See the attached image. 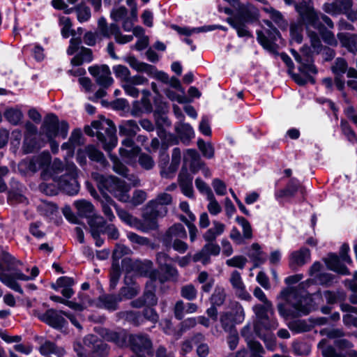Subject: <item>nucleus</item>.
I'll return each instance as SVG.
<instances>
[{
  "mask_svg": "<svg viewBox=\"0 0 357 357\" xmlns=\"http://www.w3.org/2000/svg\"><path fill=\"white\" fill-rule=\"evenodd\" d=\"M39 169L35 156L22 160L18 164V169L20 173L26 174L28 172L36 173Z\"/></svg>",
  "mask_w": 357,
  "mask_h": 357,
  "instance_id": "obj_27",
  "label": "nucleus"
},
{
  "mask_svg": "<svg viewBox=\"0 0 357 357\" xmlns=\"http://www.w3.org/2000/svg\"><path fill=\"white\" fill-rule=\"evenodd\" d=\"M0 281L12 290L20 294H24V291L20 284L9 273H0Z\"/></svg>",
  "mask_w": 357,
  "mask_h": 357,
  "instance_id": "obj_28",
  "label": "nucleus"
},
{
  "mask_svg": "<svg viewBox=\"0 0 357 357\" xmlns=\"http://www.w3.org/2000/svg\"><path fill=\"white\" fill-rule=\"evenodd\" d=\"M165 94L166 96L171 100V101H176L179 104H185V103H190L192 102V100H190V98H188L186 96L183 95H178L175 91L169 89H166L165 91Z\"/></svg>",
  "mask_w": 357,
  "mask_h": 357,
  "instance_id": "obj_50",
  "label": "nucleus"
},
{
  "mask_svg": "<svg viewBox=\"0 0 357 357\" xmlns=\"http://www.w3.org/2000/svg\"><path fill=\"white\" fill-rule=\"evenodd\" d=\"M127 238L132 243L140 245H147L149 243V239L146 237L141 236L132 231H128L127 233Z\"/></svg>",
  "mask_w": 357,
  "mask_h": 357,
  "instance_id": "obj_63",
  "label": "nucleus"
},
{
  "mask_svg": "<svg viewBox=\"0 0 357 357\" xmlns=\"http://www.w3.org/2000/svg\"><path fill=\"white\" fill-rule=\"evenodd\" d=\"M75 206L77 209V215L80 218H86L89 220L90 218L99 216L94 214L95 207L91 202L82 199L75 202Z\"/></svg>",
  "mask_w": 357,
  "mask_h": 357,
  "instance_id": "obj_20",
  "label": "nucleus"
},
{
  "mask_svg": "<svg viewBox=\"0 0 357 357\" xmlns=\"http://www.w3.org/2000/svg\"><path fill=\"white\" fill-rule=\"evenodd\" d=\"M69 123L66 120L59 121L54 113H48L44 117L39 130V136H45V145L48 143L53 154L59 152V144L55 139L56 137L66 139L68 134Z\"/></svg>",
  "mask_w": 357,
  "mask_h": 357,
  "instance_id": "obj_1",
  "label": "nucleus"
},
{
  "mask_svg": "<svg viewBox=\"0 0 357 357\" xmlns=\"http://www.w3.org/2000/svg\"><path fill=\"white\" fill-rule=\"evenodd\" d=\"M113 71L116 78L122 79L128 82L130 72L126 66L119 64L113 66Z\"/></svg>",
  "mask_w": 357,
  "mask_h": 357,
  "instance_id": "obj_52",
  "label": "nucleus"
},
{
  "mask_svg": "<svg viewBox=\"0 0 357 357\" xmlns=\"http://www.w3.org/2000/svg\"><path fill=\"white\" fill-rule=\"evenodd\" d=\"M327 341L322 339L317 345V348L321 351L323 357H357V351H351L348 354V356L342 353L337 352L336 349L332 345H327Z\"/></svg>",
  "mask_w": 357,
  "mask_h": 357,
  "instance_id": "obj_19",
  "label": "nucleus"
},
{
  "mask_svg": "<svg viewBox=\"0 0 357 357\" xmlns=\"http://www.w3.org/2000/svg\"><path fill=\"white\" fill-rule=\"evenodd\" d=\"M256 34L258 43L264 50L272 53H277L278 45L276 42L282 38V35L276 27L265 29L264 31L257 30Z\"/></svg>",
  "mask_w": 357,
  "mask_h": 357,
  "instance_id": "obj_10",
  "label": "nucleus"
},
{
  "mask_svg": "<svg viewBox=\"0 0 357 357\" xmlns=\"http://www.w3.org/2000/svg\"><path fill=\"white\" fill-rule=\"evenodd\" d=\"M348 63L344 58L338 57L335 60V63L331 67V71L334 75L343 76L348 70Z\"/></svg>",
  "mask_w": 357,
  "mask_h": 357,
  "instance_id": "obj_39",
  "label": "nucleus"
},
{
  "mask_svg": "<svg viewBox=\"0 0 357 357\" xmlns=\"http://www.w3.org/2000/svg\"><path fill=\"white\" fill-rule=\"evenodd\" d=\"M252 252L249 254V257L252 259L255 267L262 264L265 262L266 259L261 257L264 252L261 250V245L258 243H254L251 245Z\"/></svg>",
  "mask_w": 357,
  "mask_h": 357,
  "instance_id": "obj_32",
  "label": "nucleus"
},
{
  "mask_svg": "<svg viewBox=\"0 0 357 357\" xmlns=\"http://www.w3.org/2000/svg\"><path fill=\"white\" fill-rule=\"evenodd\" d=\"M231 309L230 312H231L234 323L236 324H241L245 319V312L241 304L238 301H234L231 303Z\"/></svg>",
  "mask_w": 357,
  "mask_h": 357,
  "instance_id": "obj_34",
  "label": "nucleus"
},
{
  "mask_svg": "<svg viewBox=\"0 0 357 357\" xmlns=\"http://www.w3.org/2000/svg\"><path fill=\"white\" fill-rule=\"evenodd\" d=\"M155 109H153V114H168L169 105L167 102L163 101L162 96H155L153 98Z\"/></svg>",
  "mask_w": 357,
  "mask_h": 357,
  "instance_id": "obj_40",
  "label": "nucleus"
},
{
  "mask_svg": "<svg viewBox=\"0 0 357 357\" xmlns=\"http://www.w3.org/2000/svg\"><path fill=\"white\" fill-rule=\"evenodd\" d=\"M90 227V232L92 238L95 240V245L96 247H101L105 241L100 237L102 228L106 225V220L102 216H95L87 221Z\"/></svg>",
  "mask_w": 357,
  "mask_h": 357,
  "instance_id": "obj_14",
  "label": "nucleus"
},
{
  "mask_svg": "<svg viewBox=\"0 0 357 357\" xmlns=\"http://www.w3.org/2000/svg\"><path fill=\"white\" fill-rule=\"evenodd\" d=\"M75 11L77 13V20L80 23L87 22L91 16V10L89 7L79 4L75 6Z\"/></svg>",
  "mask_w": 357,
  "mask_h": 357,
  "instance_id": "obj_43",
  "label": "nucleus"
},
{
  "mask_svg": "<svg viewBox=\"0 0 357 357\" xmlns=\"http://www.w3.org/2000/svg\"><path fill=\"white\" fill-rule=\"evenodd\" d=\"M284 188L286 189H289L291 192H293L294 195H296L298 192H300L301 194L304 196L305 192L304 187L301 185L300 181L296 177L289 179Z\"/></svg>",
  "mask_w": 357,
  "mask_h": 357,
  "instance_id": "obj_46",
  "label": "nucleus"
},
{
  "mask_svg": "<svg viewBox=\"0 0 357 357\" xmlns=\"http://www.w3.org/2000/svg\"><path fill=\"white\" fill-rule=\"evenodd\" d=\"M271 307L268 305L257 304L253 307L257 320L254 322V332L255 335L261 340L266 342V334L262 333V331H271L275 330L278 324L276 320L270 319L268 314L269 309Z\"/></svg>",
  "mask_w": 357,
  "mask_h": 357,
  "instance_id": "obj_4",
  "label": "nucleus"
},
{
  "mask_svg": "<svg viewBox=\"0 0 357 357\" xmlns=\"http://www.w3.org/2000/svg\"><path fill=\"white\" fill-rule=\"evenodd\" d=\"M247 262V259L243 255H236L226 261V264L230 267L243 269Z\"/></svg>",
  "mask_w": 357,
  "mask_h": 357,
  "instance_id": "obj_58",
  "label": "nucleus"
},
{
  "mask_svg": "<svg viewBox=\"0 0 357 357\" xmlns=\"http://www.w3.org/2000/svg\"><path fill=\"white\" fill-rule=\"evenodd\" d=\"M39 168L48 167L52 160V156L48 151H43L38 155H35Z\"/></svg>",
  "mask_w": 357,
  "mask_h": 357,
  "instance_id": "obj_57",
  "label": "nucleus"
},
{
  "mask_svg": "<svg viewBox=\"0 0 357 357\" xmlns=\"http://www.w3.org/2000/svg\"><path fill=\"white\" fill-rule=\"evenodd\" d=\"M226 299V294L223 288H216L211 296V303L215 306H221Z\"/></svg>",
  "mask_w": 357,
  "mask_h": 357,
  "instance_id": "obj_48",
  "label": "nucleus"
},
{
  "mask_svg": "<svg viewBox=\"0 0 357 357\" xmlns=\"http://www.w3.org/2000/svg\"><path fill=\"white\" fill-rule=\"evenodd\" d=\"M220 321L221 324V326L222 329L225 332H229L230 333L233 332H236V323L232 318V314L231 312H223L220 315Z\"/></svg>",
  "mask_w": 357,
  "mask_h": 357,
  "instance_id": "obj_30",
  "label": "nucleus"
},
{
  "mask_svg": "<svg viewBox=\"0 0 357 357\" xmlns=\"http://www.w3.org/2000/svg\"><path fill=\"white\" fill-rule=\"evenodd\" d=\"M170 28L172 30L176 31L179 35L190 36L193 33H204L208 31H213L216 29L227 31V28L220 24H212V25H204L199 27L183 26L181 27L177 24H172Z\"/></svg>",
  "mask_w": 357,
  "mask_h": 357,
  "instance_id": "obj_12",
  "label": "nucleus"
},
{
  "mask_svg": "<svg viewBox=\"0 0 357 357\" xmlns=\"http://www.w3.org/2000/svg\"><path fill=\"white\" fill-rule=\"evenodd\" d=\"M350 251L349 245L344 243L340 249V256L335 252H330L326 257H324L322 261L324 262L326 268L333 271L340 275H349L351 274L349 269L343 263L351 264L353 261L349 255Z\"/></svg>",
  "mask_w": 357,
  "mask_h": 357,
  "instance_id": "obj_3",
  "label": "nucleus"
},
{
  "mask_svg": "<svg viewBox=\"0 0 357 357\" xmlns=\"http://www.w3.org/2000/svg\"><path fill=\"white\" fill-rule=\"evenodd\" d=\"M321 335H326L329 339H339L344 337L345 333L342 329L340 328H323L320 331Z\"/></svg>",
  "mask_w": 357,
  "mask_h": 357,
  "instance_id": "obj_56",
  "label": "nucleus"
},
{
  "mask_svg": "<svg viewBox=\"0 0 357 357\" xmlns=\"http://www.w3.org/2000/svg\"><path fill=\"white\" fill-rule=\"evenodd\" d=\"M85 149L90 160L98 162L104 167L109 165L104 153L97 149L95 145L88 144L85 146Z\"/></svg>",
  "mask_w": 357,
  "mask_h": 357,
  "instance_id": "obj_23",
  "label": "nucleus"
},
{
  "mask_svg": "<svg viewBox=\"0 0 357 357\" xmlns=\"http://www.w3.org/2000/svg\"><path fill=\"white\" fill-rule=\"evenodd\" d=\"M340 128L350 142L357 143V135L346 119H341Z\"/></svg>",
  "mask_w": 357,
  "mask_h": 357,
  "instance_id": "obj_36",
  "label": "nucleus"
},
{
  "mask_svg": "<svg viewBox=\"0 0 357 357\" xmlns=\"http://www.w3.org/2000/svg\"><path fill=\"white\" fill-rule=\"evenodd\" d=\"M197 144L204 157L208 159H211L214 157L215 150L211 142L206 143L203 139L199 138Z\"/></svg>",
  "mask_w": 357,
  "mask_h": 357,
  "instance_id": "obj_35",
  "label": "nucleus"
},
{
  "mask_svg": "<svg viewBox=\"0 0 357 357\" xmlns=\"http://www.w3.org/2000/svg\"><path fill=\"white\" fill-rule=\"evenodd\" d=\"M168 230L173 236L179 238H187V233L184 226L181 223H174Z\"/></svg>",
  "mask_w": 357,
  "mask_h": 357,
  "instance_id": "obj_64",
  "label": "nucleus"
},
{
  "mask_svg": "<svg viewBox=\"0 0 357 357\" xmlns=\"http://www.w3.org/2000/svg\"><path fill=\"white\" fill-rule=\"evenodd\" d=\"M278 310L280 315L284 319L296 317V312L294 310L293 305L287 307V304L280 303L278 304Z\"/></svg>",
  "mask_w": 357,
  "mask_h": 357,
  "instance_id": "obj_49",
  "label": "nucleus"
},
{
  "mask_svg": "<svg viewBox=\"0 0 357 357\" xmlns=\"http://www.w3.org/2000/svg\"><path fill=\"white\" fill-rule=\"evenodd\" d=\"M142 314L143 315L144 321H149L153 324L157 323L159 319V315L153 308V306L144 307Z\"/></svg>",
  "mask_w": 357,
  "mask_h": 357,
  "instance_id": "obj_51",
  "label": "nucleus"
},
{
  "mask_svg": "<svg viewBox=\"0 0 357 357\" xmlns=\"http://www.w3.org/2000/svg\"><path fill=\"white\" fill-rule=\"evenodd\" d=\"M5 119L13 126H18L21 124L24 118L22 111L17 107H10L3 112Z\"/></svg>",
  "mask_w": 357,
  "mask_h": 357,
  "instance_id": "obj_22",
  "label": "nucleus"
},
{
  "mask_svg": "<svg viewBox=\"0 0 357 357\" xmlns=\"http://www.w3.org/2000/svg\"><path fill=\"white\" fill-rule=\"evenodd\" d=\"M319 284L325 287H330L334 282H337V276L330 273H320L316 275Z\"/></svg>",
  "mask_w": 357,
  "mask_h": 357,
  "instance_id": "obj_37",
  "label": "nucleus"
},
{
  "mask_svg": "<svg viewBox=\"0 0 357 357\" xmlns=\"http://www.w3.org/2000/svg\"><path fill=\"white\" fill-rule=\"evenodd\" d=\"M262 10L270 15V17L281 29H285L288 26L287 21L284 18L282 14L272 6L264 7Z\"/></svg>",
  "mask_w": 357,
  "mask_h": 357,
  "instance_id": "obj_26",
  "label": "nucleus"
},
{
  "mask_svg": "<svg viewBox=\"0 0 357 357\" xmlns=\"http://www.w3.org/2000/svg\"><path fill=\"white\" fill-rule=\"evenodd\" d=\"M294 310L296 312V317L302 315H307L310 312V306L308 304H304L299 300L293 304Z\"/></svg>",
  "mask_w": 357,
  "mask_h": 357,
  "instance_id": "obj_61",
  "label": "nucleus"
},
{
  "mask_svg": "<svg viewBox=\"0 0 357 357\" xmlns=\"http://www.w3.org/2000/svg\"><path fill=\"white\" fill-rule=\"evenodd\" d=\"M310 250L305 246L299 250L292 252L289 255V266L291 270H296L297 267L304 266L307 260L310 259Z\"/></svg>",
  "mask_w": 357,
  "mask_h": 357,
  "instance_id": "obj_13",
  "label": "nucleus"
},
{
  "mask_svg": "<svg viewBox=\"0 0 357 357\" xmlns=\"http://www.w3.org/2000/svg\"><path fill=\"white\" fill-rule=\"evenodd\" d=\"M77 168L72 164L66 169V172L57 178L56 182L60 191L69 196L76 195L80 189L77 181Z\"/></svg>",
  "mask_w": 357,
  "mask_h": 357,
  "instance_id": "obj_6",
  "label": "nucleus"
},
{
  "mask_svg": "<svg viewBox=\"0 0 357 357\" xmlns=\"http://www.w3.org/2000/svg\"><path fill=\"white\" fill-rule=\"evenodd\" d=\"M105 339L110 342L114 343L119 348L129 347V335L125 331H114L107 330L105 333Z\"/></svg>",
  "mask_w": 357,
  "mask_h": 357,
  "instance_id": "obj_18",
  "label": "nucleus"
},
{
  "mask_svg": "<svg viewBox=\"0 0 357 357\" xmlns=\"http://www.w3.org/2000/svg\"><path fill=\"white\" fill-rule=\"evenodd\" d=\"M128 344L136 357H146V354L152 356L153 354V343L147 334H130Z\"/></svg>",
  "mask_w": 357,
  "mask_h": 357,
  "instance_id": "obj_8",
  "label": "nucleus"
},
{
  "mask_svg": "<svg viewBox=\"0 0 357 357\" xmlns=\"http://www.w3.org/2000/svg\"><path fill=\"white\" fill-rule=\"evenodd\" d=\"M93 178L97 181V186L100 191L105 190L111 193L118 192L123 194L128 190L126 182L117 176H105L97 173Z\"/></svg>",
  "mask_w": 357,
  "mask_h": 357,
  "instance_id": "obj_9",
  "label": "nucleus"
},
{
  "mask_svg": "<svg viewBox=\"0 0 357 357\" xmlns=\"http://www.w3.org/2000/svg\"><path fill=\"white\" fill-rule=\"evenodd\" d=\"M307 36L310 38L311 47L314 49L317 54H320L323 49L321 39L317 32L312 30L307 31Z\"/></svg>",
  "mask_w": 357,
  "mask_h": 357,
  "instance_id": "obj_41",
  "label": "nucleus"
},
{
  "mask_svg": "<svg viewBox=\"0 0 357 357\" xmlns=\"http://www.w3.org/2000/svg\"><path fill=\"white\" fill-rule=\"evenodd\" d=\"M295 10L298 14V22L304 26L306 31L312 27L316 29L322 22L319 13L315 10L312 0H302L296 4Z\"/></svg>",
  "mask_w": 357,
  "mask_h": 357,
  "instance_id": "obj_5",
  "label": "nucleus"
},
{
  "mask_svg": "<svg viewBox=\"0 0 357 357\" xmlns=\"http://www.w3.org/2000/svg\"><path fill=\"white\" fill-rule=\"evenodd\" d=\"M45 146V138L39 136L38 138L36 137H28L25 135L22 151L23 154H30L35 152H38L42 148Z\"/></svg>",
  "mask_w": 357,
  "mask_h": 357,
  "instance_id": "obj_16",
  "label": "nucleus"
},
{
  "mask_svg": "<svg viewBox=\"0 0 357 357\" xmlns=\"http://www.w3.org/2000/svg\"><path fill=\"white\" fill-rule=\"evenodd\" d=\"M75 284V280L73 278L68 276H61L59 277L56 283H52L51 287L55 291H58L59 288H68L72 287Z\"/></svg>",
  "mask_w": 357,
  "mask_h": 357,
  "instance_id": "obj_47",
  "label": "nucleus"
},
{
  "mask_svg": "<svg viewBox=\"0 0 357 357\" xmlns=\"http://www.w3.org/2000/svg\"><path fill=\"white\" fill-rule=\"evenodd\" d=\"M181 161V150L179 148L176 147L172 150V162L168 167L170 173H174L178 168Z\"/></svg>",
  "mask_w": 357,
  "mask_h": 357,
  "instance_id": "obj_53",
  "label": "nucleus"
},
{
  "mask_svg": "<svg viewBox=\"0 0 357 357\" xmlns=\"http://www.w3.org/2000/svg\"><path fill=\"white\" fill-rule=\"evenodd\" d=\"M236 221L239 224L243 229V237L246 239H250L252 238V229L249 221L243 216H236Z\"/></svg>",
  "mask_w": 357,
  "mask_h": 357,
  "instance_id": "obj_42",
  "label": "nucleus"
},
{
  "mask_svg": "<svg viewBox=\"0 0 357 357\" xmlns=\"http://www.w3.org/2000/svg\"><path fill=\"white\" fill-rule=\"evenodd\" d=\"M158 206V203L156 200H150L146 205V208H150V210L142 213L144 221L142 222L137 218H134L136 228L144 232L157 229L158 228V218L159 216Z\"/></svg>",
  "mask_w": 357,
  "mask_h": 357,
  "instance_id": "obj_7",
  "label": "nucleus"
},
{
  "mask_svg": "<svg viewBox=\"0 0 357 357\" xmlns=\"http://www.w3.org/2000/svg\"><path fill=\"white\" fill-rule=\"evenodd\" d=\"M259 9L252 4L241 5L232 17L226 19V22L235 29L239 38H253L248 30L247 24H252L259 21Z\"/></svg>",
  "mask_w": 357,
  "mask_h": 357,
  "instance_id": "obj_2",
  "label": "nucleus"
},
{
  "mask_svg": "<svg viewBox=\"0 0 357 357\" xmlns=\"http://www.w3.org/2000/svg\"><path fill=\"white\" fill-rule=\"evenodd\" d=\"M122 273L119 264L112 263L109 271V289L113 290L116 287Z\"/></svg>",
  "mask_w": 357,
  "mask_h": 357,
  "instance_id": "obj_31",
  "label": "nucleus"
},
{
  "mask_svg": "<svg viewBox=\"0 0 357 357\" xmlns=\"http://www.w3.org/2000/svg\"><path fill=\"white\" fill-rule=\"evenodd\" d=\"M193 176L188 172L186 166L183 165L178 176V184L192 183Z\"/></svg>",
  "mask_w": 357,
  "mask_h": 357,
  "instance_id": "obj_59",
  "label": "nucleus"
},
{
  "mask_svg": "<svg viewBox=\"0 0 357 357\" xmlns=\"http://www.w3.org/2000/svg\"><path fill=\"white\" fill-rule=\"evenodd\" d=\"M341 46L351 53L357 52V34L348 32H340L337 34Z\"/></svg>",
  "mask_w": 357,
  "mask_h": 357,
  "instance_id": "obj_17",
  "label": "nucleus"
},
{
  "mask_svg": "<svg viewBox=\"0 0 357 357\" xmlns=\"http://www.w3.org/2000/svg\"><path fill=\"white\" fill-rule=\"evenodd\" d=\"M175 132L178 139L184 144L185 142H189L195 135L193 128L188 123L181 122L179 125L175 126Z\"/></svg>",
  "mask_w": 357,
  "mask_h": 357,
  "instance_id": "obj_25",
  "label": "nucleus"
},
{
  "mask_svg": "<svg viewBox=\"0 0 357 357\" xmlns=\"http://www.w3.org/2000/svg\"><path fill=\"white\" fill-rule=\"evenodd\" d=\"M296 195L291 192L289 189H286L284 187L280 189H276L274 191V197L277 202L280 204L284 199H291L294 197Z\"/></svg>",
  "mask_w": 357,
  "mask_h": 357,
  "instance_id": "obj_55",
  "label": "nucleus"
},
{
  "mask_svg": "<svg viewBox=\"0 0 357 357\" xmlns=\"http://www.w3.org/2000/svg\"><path fill=\"white\" fill-rule=\"evenodd\" d=\"M289 328L296 333H301L310 331L312 326L308 324L305 320L299 319L293 321L289 326Z\"/></svg>",
  "mask_w": 357,
  "mask_h": 357,
  "instance_id": "obj_44",
  "label": "nucleus"
},
{
  "mask_svg": "<svg viewBox=\"0 0 357 357\" xmlns=\"http://www.w3.org/2000/svg\"><path fill=\"white\" fill-rule=\"evenodd\" d=\"M155 287L153 286L152 289H145L142 296L145 300L146 306H155L158 303V298L155 295Z\"/></svg>",
  "mask_w": 357,
  "mask_h": 357,
  "instance_id": "obj_54",
  "label": "nucleus"
},
{
  "mask_svg": "<svg viewBox=\"0 0 357 357\" xmlns=\"http://www.w3.org/2000/svg\"><path fill=\"white\" fill-rule=\"evenodd\" d=\"M300 52L303 56V64L298 66L299 72H303L304 68H307L312 74L318 73V68L314 64V52L307 44H304L301 48Z\"/></svg>",
  "mask_w": 357,
  "mask_h": 357,
  "instance_id": "obj_15",
  "label": "nucleus"
},
{
  "mask_svg": "<svg viewBox=\"0 0 357 357\" xmlns=\"http://www.w3.org/2000/svg\"><path fill=\"white\" fill-rule=\"evenodd\" d=\"M160 271H163L159 276V282L164 284L168 281H176L178 276V271L177 268L172 264L164 263L163 265H160L158 268Z\"/></svg>",
  "mask_w": 357,
  "mask_h": 357,
  "instance_id": "obj_21",
  "label": "nucleus"
},
{
  "mask_svg": "<svg viewBox=\"0 0 357 357\" xmlns=\"http://www.w3.org/2000/svg\"><path fill=\"white\" fill-rule=\"evenodd\" d=\"M316 29L318 30L321 39L325 43L333 47L337 45V40L334 33L328 30L323 23Z\"/></svg>",
  "mask_w": 357,
  "mask_h": 357,
  "instance_id": "obj_29",
  "label": "nucleus"
},
{
  "mask_svg": "<svg viewBox=\"0 0 357 357\" xmlns=\"http://www.w3.org/2000/svg\"><path fill=\"white\" fill-rule=\"evenodd\" d=\"M1 259L7 264V271H15L17 266L22 264L20 260L16 259L15 257L8 252H3Z\"/></svg>",
  "mask_w": 357,
  "mask_h": 357,
  "instance_id": "obj_45",
  "label": "nucleus"
},
{
  "mask_svg": "<svg viewBox=\"0 0 357 357\" xmlns=\"http://www.w3.org/2000/svg\"><path fill=\"white\" fill-rule=\"evenodd\" d=\"M121 301V298L116 295L106 294L98 297L100 305L98 307H103L109 311H114L118 308L119 302Z\"/></svg>",
  "mask_w": 357,
  "mask_h": 357,
  "instance_id": "obj_24",
  "label": "nucleus"
},
{
  "mask_svg": "<svg viewBox=\"0 0 357 357\" xmlns=\"http://www.w3.org/2000/svg\"><path fill=\"white\" fill-rule=\"evenodd\" d=\"M105 133L109 137L108 145L104 146V150L107 152H111L117 145L118 138L116 136V128H107L105 130Z\"/></svg>",
  "mask_w": 357,
  "mask_h": 357,
  "instance_id": "obj_38",
  "label": "nucleus"
},
{
  "mask_svg": "<svg viewBox=\"0 0 357 357\" xmlns=\"http://www.w3.org/2000/svg\"><path fill=\"white\" fill-rule=\"evenodd\" d=\"M303 26L298 22L297 23H291L290 24L289 35L291 39L294 40L298 44H301L303 40Z\"/></svg>",
  "mask_w": 357,
  "mask_h": 357,
  "instance_id": "obj_33",
  "label": "nucleus"
},
{
  "mask_svg": "<svg viewBox=\"0 0 357 357\" xmlns=\"http://www.w3.org/2000/svg\"><path fill=\"white\" fill-rule=\"evenodd\" d=\"M128 10L125 6H120L118 8H114L111 11L110 17L114 22H119L127 17Z\"/></svg>",
  "mask_w": 357,
  "mask_h": 357,
  "instance_id": "obj_60",
  "label": "nucleus"
},
{
  "mask_svg": "<svg viewBox=\"0 0 357 357\" xmlns=\"http://www.w3.org/2000/svg\"><path fill=\"white\" fill-rule=\"evenodd\" d=\"M139 164L146 170H150L154 167L153 158L147 153H142L139 157Z\"/></svg>",
  "mask_w": 357,
  "mask_h": 357,
  "instance_id": "obj_62",
  "label": "nucleus"
},
{
  "mask_svg": "<svg viewBox=\"0 0 357 357\" xmlns=\"http://www.w3.org/2000/svg\"><path fill=\"white\" fill-rule=\"evenodd\" d=\"M63 316L59 311L50 308L47 309L38 317L42 322L56 330L60 331L68 325V321Z\"/></svg>",
  "mask_w": 357,
  "mask_h": 357,
  "instance_id": "obj_11",
  "label": "nucleus"
}]
</instances>
